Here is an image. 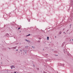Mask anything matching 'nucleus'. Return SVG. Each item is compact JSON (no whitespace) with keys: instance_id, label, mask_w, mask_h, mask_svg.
Listing matches in <instances>:
<instances>
[{"instance_id":"1","label":"nucleus","mask_w":73,"mask_h":73,"mask_svg":"<svg viewBox=\"0 0 73 73\" xmlns=\"http://www.w3.org/2000/svg\"><path fill=\"white\" fill-rule=\"evenodd\" d=\"M11 69H14V68H15V67H14V66H11Z\"/></svg>"},{"instance_id":"2","label":"nucleus","mask_w":73,"mask_h":73,"mask_svg":"<svg viewBox=\"0 0 73 73\" xmlns=\"http://www.w3.org/2000/svg\"><path fill=\"white\" fill-rule=\"evenodd\" d=\"M25 41H27L28 42H30V41L28 40L27 39H25Z\"/></svg>"},{"instance_id":"3","label":"nucleus","mask_w":73,"mask_h":73,"mask_svg":"<svg viewBox=\"0 0 73 73\" xmlns=\"http://www.w3.org/2000/svg\"><path fill=\"white\" fill-rule=\"evenodd\" d=\"M30 35H31V34H29L28 35H26V36H30Z\"/></svg>"},{"instance_id":"4","label":"nucleus","mask_w":73,"mask_h":73,"mask_svg":"<svg viewBox=\"0 0 73 73\" xmlns=\"http://www.w3.org/2000/svg\"><path fill=\"white\" fill-rule=\"evenodd\" d=\"M62 33V32H61V31H60L59 33V34H61Z\"/></svg>"},{"instance_id":"5","label":"nucleus","mask_w":73,"mask_h":73,"mask_svg":"<svg viewBox=\"0 0 73 73\" xmlns=\"http://www.w3.org/2000/svg\"><path fill=\"white\" fill-rule=\"evenodd\" d=\"M49 37H47V40H49Z\"/></svg>"},{"instance_id":"6","label":"nucleus","mask_w":73,"mask_h":73,"mask_svg":"<svg viewBox=\"0 0 73 73\" xmlns=\"http://www.w3.org/2000/svg\"><path fill=\"white\" fill-rule=\"evenodd\" d=\"M28 46H25L26 48H28Z\"/></svg>"},{"instance_id":"7","label":"nucleus","mask_w":73,"mask_h":73,"mask_svg":"<svg viewBox=\"0 0 73 73\" xmlns=\"http://www.w3.org/2000/svg\"><path fill=\"white\" fill-rule=\"evenodd\" d=\"M43 73H48L46 72H44Z\"/></svg>"},{"instance_id":"8","label":"nucleus","mask_w":73,"mask_h":73,"mask_svg":"<svg viewBox=\"0 0 73 73\" xmlns=\"http://www.w3.org/2000/svg\"><path fill=\"white\" fill-rule=\"evenodd\" d=\"M20 29V27L18 28V29Z\"/></svg>"},{"instance_id":"9","label":"nucleus","mask_w":73,"mask_h":73,"mask_svg":"<svg viewBox=\"0 0 73 73\" xmlns=\"http://www.w3.org/2000/svg\"><path fill=\"white\" fill-rule=\"evenodd\" d=\"M14 73H16V72H15Z\"/></svg>"},{"instance_id":"10","label":"nucleus","mask_w":73,"mask_h":73,"mask_svg":"<svg viewBox=\"0 0 73 73\" xmlns=\"http://www.w3.org/2000/svg\"><path fill=\"white\" fill-rule=\"evenodd\" d=\"M18 51V50H17V51Z\"/></svg>"},{"instance_id":"11","label":"nucleus","mask_w":73,"mask_h":73,"mask_svg":"<svg viewBox=\"0 0 73 73\" xmlns=\"http://www.w3.org/2000/svg\"><path fill=\"white\" fill-rule=\"evenodd\" d=\"M33 48V46H32Z\"/></svg>"}]
</instances>
